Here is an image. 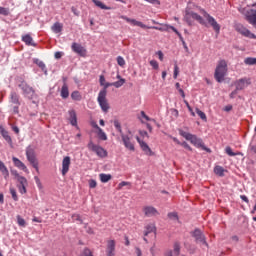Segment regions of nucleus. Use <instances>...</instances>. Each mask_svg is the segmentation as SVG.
<instances>
[{
    "mask_svg": "<svg viewBox=\"0 0 256 256\" xmlns=\"http://www.w3.org/2000/svg\"><path fill=\"white\" fill-rule=\"evenodd\" d=\"M117 63L120 67H125V59L122 56L117 57Z\"/></svg>",
    "mask_w": 256,
    "mask_h": 256,
    "instance_id": "obj_47",
    "label": "nucleus"
},
{
    "mask_svg": "<svg viewBox=\"0 0 256 256\" xmlns=\"http://www.w3.org/2000/svg\"><path fill=\"white\" fill-rule=\"evenodd\" d=\"M114 127L118 131V133L122 135L123 129L121 128V122H119V120H114Z\"/></svg>",
    "mask_w": 256,
    "mask_h": 256,
    "instance_id": "obj_39",
    "label": "nucleus"
},
{
    "mask_svg": "<svg viewBox=\"0 0 256 256\" xmlns=\"http://www.w3.org/2000/svg\"><path fill=\"white\" fill-rule=\"evenodd\" d=\"M127 185H129V182L122 181V182L118 185V187H119V189H123V187H125V186H127Z\"/></svg>",
    "mask_w": 256,
    "mask_h": 256,
    "instance_id": "obj_61",
    "label": "nucleus"
},
{
    "mask_svg": "<svg viewBox=\"0 0 256 256\" xmlns=\"http://www.w3.org/2000/svg\"><path fill=\"white\" fill-rule=\"evenodd\" d=\"M117 79H119V81L113 82V87L119 89V87H123V85H125V79L121 78V75H117Z\"/></svg>",
    "mask_w": 256,
    "mask_h": 256,
    "instance_id": "obj_35",
    "label": "nucleus"
},
{
    "mask_svg": "<svg viewBox=\"0 0 256 256\" xmlns=\"http://www.w3.org/2000/svg\"><path fill=\"white\" fill-rule=\"evenodd\" d=\"M10 193L12 195V199H14L15 201H19V197H17V191L15 190V188H10Z\"/></svg>",
    "mask_w": 256,
    "mask_h": 256,
    "instance_id": "obj_46",
    "label": "nucleus"
},
{
    "mask_svg": "<svg viewBox=\"0 0 256 256\" xmlns=\"http://www.w3.org/2000/svg\"><path fill=\"white\" fill-rule=\"evenodd\" d=\"M71 165V157L65 156L62 161V175L69 173V167Z\"/></svg>",
    "mask_w": 256,
    "mask_h": 256,
    "instance_id": "obj_19",
    "label": "nucleus"
},
{
    "mask_svg": "<svg viewBox=\"0 0 256 256\" xmlns=\"http://www.w3.org/2000/svg\"><path fill=\"white\" fill-rule=\"evenodd\" d=\"M181 255V243L175 242L173 245V250H168L164 256H179Z\"/></svg>",
    "mask_w": 256,
    "mask_h": 256,
    "instance_id": "obj_16",
    "label": "nucleus"
},
{
    "mask_svg": "<svg viewBox=\"0 0 256 256\" xmlns=\"http://www.w3.org/2000/svg\"><path fill=\"white\" fill-rule=\"evenodd\" d=\"M115 240H108L106 246V255L115 256Z\"/></svg>",
    "mask_w": 256,
    "mask_h": 256,
    "instance_id": "obj_20",
    "label": "nucleus"
},
{
    "mask_svg": "<svg viewBox=\"0 0 256 256\" xmlns=\"http://www.w3.org/2000/svg\"><path fill=\"white\" fill-rule=\"evenodd\" d=\"M203 17H205L206 21L209 23V25L212 26L215 33L219 34L221 31V25L217 23V20L213 16H211L207 11L201 10Z\"/></svg>",
    "mask_w": 256,
    "mask_h": 256,
    "instance_id": "obj_8",
    "label": "nucleus"
},
{
    "mask_svg": "<svg viewBox=\"0 0 256 256\" xmlns=\"http://www.w3.org/2000/svg\"><path fill=\"white\" fill-rule=\"evenodd\" d=\"M147 3H151L152 5H161V2L159 0H145Z\"/></svg>",
    "mask_w": 256,
    "mask_h": 256,
    "instance_id": "obj_57",
    "label": "nucleus"
},
{
    "mask_svg": "<svg viewBox=\"0 0 256 256\" xmlns=\"http://www.w3.org/2000/svg\"><path fill=\"white\" fill-rule=\"evenodd\" d=\"M54 57L55 59H61V57H63V52H55Z\"/></svg>",
    "mask_w": 256,
    "mask_h": 256,
    "instance_id": "obj_60",
    "label": "nucleus"
},
{
    "mask_svg": "<svg viewBox=\"0 0 256 256\" xmlns=\"http://www.w3.org/2000/svg\"><path fill=\"white\" fill-rule=\"evenodd\" d=\"M214 173L218 175V177H225V168H223V166H215Z\"/></svg>",
    "mask_w": 256,
    "mask_h": 256,
    "instance_id": "obj_32",
    "label": "nucleus"
},
{
    "mask_svg": "<svg viewBox=\"0 0 256 256\" xmlns=\"http://www.w3.org/2000/svg\"><path fill=\"white\" fill-rule=\"evenodd\" d=\"M225 75H227V61L220 60L214 73L217 83H223V81H225Z\"/></svg>",
    "mask_w": 256,
    "mask_h": 256,
    "instance_id": "obj_4",
    "label": "nucleus"
},
{
    "mask_svg": "<svg viewBox=\"0 0 256 256\" xmlns=\"http://www.w3.org/2000/svg\"><path fill=\"white\" fill-rule=\"evenodd\" d=\"M180 135L184 137L186 141H190V143H192L194 147H197L198 149H202L207 153H211V149L205 146V143H203V140L201 138H198L197 136L185 131H180Z\"/></svg>",
    "mask_w": 256,
    "mask_h": 256,
    "instance_id": "obj_1",
    "label": "nucleus"
},
{
    "mask_svg": "<svg viewBox=\"0 0 256 256\" xmlns=\"http://www.w3.org/2000/svg\"><path fill=\"white\" fill-rule=\"evenodd\" d=\"M9 103L12 105V111L14 115H19V107H21V96L12 90L9 94Z\"/></svg>",
    "mask_w": 256,
    "mask_h": 256,
    "instance_id": "obj_6",
    "label": "nucleus"
},
{
    "mask_svg": "<svg viewBox=\"0 0 256 256\" xmlns=\"http://www.w3.org/2000/svg\"><path fill=\"white\" fill-rule=\"evenodd\" d=\"M150 65L155 70L159 69V62H157V60H151Z\"/></svg>",
    "mask_w": 256,
    "mask_h": 256,
    "instance_id": "obj_49",
    "label": "nucleus"
},
{
    "mask_svg": "<svg viewBox=\"0 0 256 256\" xmlns=\"http://www.w3.org/2000/svg\"><path fill=\"white\" fill-rule=\"evenodd\" d=\"M121 139H122V143L124 145V147L126 149H128V151H135V143H133L131 141V136L125 134V133H122V135H120Z\"/></svg>",
    "mask_w": 256,
    "mask_h": 256,
    "instance_id": "obj_12",
    "label": "nucleus"
},
{
    "mask_svg": "<svg viewBox=\"0 0 256 256\" xmlns=\"http://www.w3.org/2000/svg\"><path fill=\"white\" fill-rule=\"evenodd\" d=\"M119 18L123 19L126 23H130V25H133L134 27H141V29H155L156 31H167V29L171 27V25H165L164 27L147 26L143 24V22L137 21L136 19H131L125 15H121Z\"/></svg>",
    "mask_w": 256,
    "mask_h": 256,
    "instance_id": "obj_2",
    "label": "nucleus"
},
{
    "mask_svg": "<svg viewBox=\"0 0 256 256\" xmlns=\"http://www.w3.org/2000/svg\"><path fill=\"white\" fill-rule=\"evenodd\" d=\"M71 99H73V101H81L83 97L81 96V93L76 90L71 93Z\"/></svg>",
    "mask_w": 256,
    "mask_h": 256,
    "instance_id": "obj_36",
    "label": "nucleus"
},
{
    "mask_svg": "<svg viewBox=\"0 0 256 256\" xmlns=\"http://www.w3.org/2000/svg\"><path fill=\"white\" fill-rule=\"evenodd\" d=\"M225 151L227 153V155H229V157H236L237 153L233 152V149H231V147L227 146L225 148Z\"/></svg>",
    "mask_w": 256,
    "mask_h": 256,
    "instance_id": "obj_42",
    "label": "nucleus"
},
{
    "mask_svg": "<svg viewBox=\"0 0 256 256\" xmlns=\"http://www.w3.org/2000/svg\"><path fill=\"white\" fill-rule=\"evenodd\" d=\"M234 29L243 37H248V39H256V35L251 33V31L244 27L241 23L235 24Z\"/></svg>",
    "mask_w": 256,
    "mask_h": 256,
    "instance_id": "obj_11",
    "label": "nucleus"
},
{
    "mask_svg": "<svg viewBox=\"0 0 256 256\" xmlns=\"http://www.w3.org/2000/svg\"><path fill=\"white\" fill-rule=\"evenodd\" d=\"M143 211L146 217H155L159 215V211L153 206H146L143 208Z\"/></svg>",
    "mask_w": 256,
    "mask_h": 256,
    "instance_id": "obj_18",
    "label": "nucleus"
},
{
    "mask_svg": "<svg viewBox=\"0 0 256 256\" xmlns=\"http://www.w3.org/2000/svg\"><path fill=\"white\" fill-rule=\"evenodd\" d=\"M245 65H256V58L248 57L244 60Z\"/></svg>",
    "mask_w": 256,
    "mask_h": 256,
    "instance_id": "obj_38",
    "label": "nucleus"
},
{
    "mask_svg": "<svg viewBox=\"0 0 256 256\" xmlns=\"http://www.w3.org/2000/svg\"><path fill=\"white\" fill-rule=\"evenodd\" d=\"M53 33H61L63 31V24L61 22H56L51 27Z\"/></svg>",
    "mask_w": 256,
    "mask_h": 256,
    "instance_id": "obj_30",
    "label": "nucleus"
},
{
    "mask_svg": "<svg viewBox=\"0 0 256 256\" xmlns=\"http://www.w3.org/2000/svg\"><path fill=\"white\" fill-rule=\"evenodd\" d=\"M102 87L104 88L100 91H105V95H107V89H109V87H113V82L112 83L104 82V85Z\"/></svg>",
    "mask_w": 256,
    "mask_h": 256,
    "instance_id": "obj_44",
    "label": "nucleus"
},
{
    "mask_svg": "<svg viewBox=\"0 0 256 256\" xmlns=\"http://www.w3.org/2000/svg\"><path fill=\"white\" fill-rule=\"evenodd\" d=\"M0 15H4L5 17H7L9 15V8L0 6Z\"/></svg>",
    "mask_w": 256,
    "mask_h": 256,
    "instance_id": "obj_45",
    "label": "nucleus"
},
{
    "mask_svg": "<svg viewBox=\"0 0 256 256\" xmlns=\"http://www.w3.org/2000/svg\"><path fill=\"white\" fill-rule=\"evenodd\" d=\"M89 187L90 189H95V187H97V181L94 179L89 180Z\"/></svg>",
    "mask_w": 256,
    "mask_h": 256,
    "instance_id": "obj_52",
    "label": "nucleus"
},
{
    "mask_svg": "<svg viewBox=\"0 0 256 256\" xmlns=\"http://www.w3.org/2000/svg\"><path fill=\"white\" fill-rule=\"evenodd\" d=\"M169 27V29H171L174 33H176V35L179 37L181 43H183V41H185V39H183V36L177 31V28H175L174 26H167Z\"/></svg>",
    "mask_w": 256,
    "mask_h": 256,
    "instance_id": "obj_41",
    "label": "nucleus"
},
{
    "mask_svg": "<svg viewBox=\"0 0 256 256\" xmlns=\"http://www.w3.org/2000/svg\"><path fill=\"white\" fill-rule=\"evenodd\" d=\"M246 81L245 79H240L238 80L235 85H236V91H243V89L246 87L245 85Z\"/></svg>",
    "mask_w": 256,
    "mask_h": 256,
    "instance_id": "obj_34",
    "label": "nucleus"
},
{
    "mask_svg": "<svg viewBox=\"0 0 256 256\" xmlns=\"http://www.w3.org/2000/svg\"><path fill=\"white\" fill-rule=\"evenodd\" d=\"M169 219H173L174 221H177L179 219V216L177 215V212H170L168 213Z\"/></svg>",
    "mask_w": 256,
    "mask_h": 256,
    "instance_id": "obj_48",
    "label": "nucleus"
},
{
    "mask_svg": "<svg viewBox=\"0 0 256 256\" xmlns=\"http://www.w3.org/2000/svg\"><path fill=\"white\" fill-rule=\"evenodd\" d=\"M71 49L74 53H77L81 57H85L87 50L79 43L73 42L71 45Z\"/></svg>",
    "mask_w": 256,
    "mask_h": 256,
    "instance_id": "obj_14",
    "label": "nucleus"
},
{
    "mask_svg": "<svg viewBox=\"0 0 256 256\" xmlns=\"http://www.w3.org/2000/svg\"><path fill=\"white\" fill-rule=\"evenodd\" d=\"M98 138L100 139V141H107V134L103 131V129L98 128Z\"/></svg>",
    "mask_w": 256,
    "mask_h": 256,
    "instance_id": "obj_37",
    "label": "nucleus"
},
{
    "mask_svg": "<svg viewBox=\"0 0 256 256\" xmlns=\"http://www.w3.org/2000/svg\"><path fill=\"white\" fill-rule=\"evenodd\" d=\"M71 11L76 17H79V15H81V12L74 6L71 7Z\"/></svg>",
    "mask_w": 256,
    "mask_h": 256,
    "instance_id": "obj_53",
    "label": "nucleus"
},
{
    "mask_svg": "<svg viewBox=\"0 0 256 256\" xmlns=\"http://www.w3.org/2000/svg\"><path fill=\"white\" fill-rule=\"evenodd\" d=\"M180 145L181 147H184V149H187V151H193V149L191 148V146H189L187 142H182V144Z\"/></svg>",
    "mask_w": 256,
    "mask_h": 256,
    "instance_id": "obj_55",
    "label": "nucleus"
},
{
    "mask_svg": "<svg viewBox=\"0 0 256 256\" xmlns=\"http://www.w3.org/2000/svg\"><path fill=\"white\" fill-rule=\"evenodd\" d=\"M17 223L20 227H25L26 225L25 219H23L20 215L17 216Z\"/></svg>",
    "mask_w": 256,
    "mask_h": 256,
    "instance_id": "obj_43",
    "label": "nucleus"
},
{
    "mask_svg": "<svg viewBox=\"0 0 256 256\" xmlns=\"http://www.w3.org/2000/svg\"><path fill=\"white\" fill-rule=\"evenodd\" d=\"M0 172L2 173L4 179H9V169H7V166H5V163L0 160Z\"/></svg>",
    "mask_w": 256,
    "mask_h": 256,
    "instance_id": "obj_28",
    "label": "nucleus"
},
{
    "mask_svg": "<svg viewBox=\"0 0 256 256\" xmlns=\"http://www.w3.org/2000/svg\"><path fill=\"white\" fill-rule=\"evenodd\" d=\"M137 142L139 143L142 151L145 153V155H149L151 157V155H153V151L151 150V148L149 147V145L141 140V138H139V136L136 137Z\"/></svg>",
    "mask_w": 256,
    "mask_h": 256,
    "instance_id": "obj_17",
    "label": "nucleus"
},
{
    "mask_svg": "<svg viewBox=\"0 0 256 256\" xmlns=\"http://www.w3.org/2000/svg\"><path fill=\"white\" fill-rule=\"evenodd\" d=\"M11 174L14 175V177L17 179V181H19V177H23V176L19 175V172H17V170H11Z\"/></svg>",
    "mask_w": 256,
    "mask_h": 256,
    "instance_id": "obj_56",
    "label": "nucleus"
},
{
    "mask_svg": "<svg viewBox=\"0 0 256 256\" xmlns=\"http://www.w3.org/2000/svg\"><path fill=\"white\" fill-rule=\"evenodd\" d=\"M233 110V105H227L224 107L223 111H226V113H229V111Z\"/></svg>",
    "mask_w": 256,
    "mask_h": 256,
    "instance_id": "obj_59",
    "label": "nucleus"
},
{
    "mask_svg": "<svg viewBox=\"0 0 256 256\" xmlns=\"http://www.w3.org/2000/svg\"><path fill=\"white\" fill-rule=\"evenodd\" d=\"M60 97H62V99H69V86L65 82L62 85Z\"/></svg>",
    "mask_w": 256,
    "mask_h": 256,
    "instance_id": "obj_26",
    "label": "nucleus"
},
{
    "mask_svg": "<svg viewBox=\"0 0 256 256\" xmlns=\"http://www.w3.org/2000/svg\"><path fill=\"white\" fill-rule=\"evenodd\" d=\"M135 251H136L137 256H143V252L141 251V249L139 247H136Z\"/></svg>",
    "mask_w": 256,
    "mask_h": 256,
    "instance_id": "obj_62",
    "label": "nucleus"
},
{
    "mask_svg": "<svg viewBox=\"0 0 256 256\" xmlns=\"http://www.w3.org/2000/svg\"><path fill=\"white\" fill-rule=\"evenodd\" d=\"M179 75V66H177V64L174 65V75H173V78L174 79H177Z\"/></svg>",
    "mask_w": 256,
    "mask_h": 256,
    "instance_id": "obj_51",
    "label": "nucleus"
},
{
    "mask_svg": "<svg viewBox=\"0 0 256 256\" xmlns=\"http://www.w3.org/2000/svg\"><path fill=\"white\" fill-rule=\"evenodd\" d=\"M87 147H88L89 151H93V153H96V155L98 157H101L102 159L107 157V151L104 150L103 147L93 143V141L90 140Z\"/></svg>",
    "mask_w": 256,
    "mask_h": 256,
    "instance_id": "obj_10",
    "label": "nucleus"
},
{
    "mask_svg": "<svg viewBox=\"0 0 256 256\" xmlns=\"http://www.w3.org/2000/svg\"><path fill=\"white\" fill-rule=\"evenodd\" d=\"M33 63L43 71L44 75H47V66L45 65V62L39 60V58H34Z\"/></svg>",
    "mask_w": 256,
    "mask_h": 256,
    "instance_id": "obj_27",
    "label": "nucleus"
},
{
    "mask_svg": "<svg viewBox=\"0 0 256 256\" xmlns=\"http://www.w3.org/2000/svg\"><path fill=\"white\" fill-rule=\"evenodd\" d=\"M22 41L28 47H37V43H35V41H33V37H31V34L22 35Z\"/></svg>",
    "mask_w": 256,
    "mask_h": 256,
    "instance_id": "obj_22",
    "label": "nucleus"
},
{
    "mask_svg": "<svg viewBox=\"0 0 256 256\" xmlns=\"http://www.w3.org/2000/svg\"><path fill=\"white\" fill-rule=\"evenodd\" d=\"M246 20L250 25H253L254 27L256 26V10L251 9L249 12L246 14Z\"/></svg>",
    "mask_w": 256,
    "mask_h": 256,
    "instance_id": "obj_23",
    "label": "nucleus"
},
{
    "mask_svg": "<svg viewBox=\"0 0 256 256\" xmlns=\"http://www.w3.org/2000/svg\"><path fill=\"white\" fill-rule=\"evenodd\" d=\"M35 183L38 188L43 189V185L41 184V179H39V176L34 177Z\"/></svg>",
    "mask_w": 256,
    "mask_h": 256,
    "instance_id": "obj_50",
    "label": "nucleus"
},
{
    "mask_svg": "<svg viewBox=\"0 0 256 256\" xmlns=\"http://www.w3.org/2000/svg\"><path fill=\"white\" fill-rule=\"evenodd\" d=\"M240 199H242V201H244L245 203H249V198H247V196L245 195H241Z\"/></svg>",
    "mask_w": 256,
    "mask_h": 256,
    "instance_id": "obj_63",
    "label": "nucleus"
},
{
    "mask_svg": "<svg viewBox=\"0 0 256 256\" xmlns=\"http://www.w3.org/2000/svg\"><path fill=\"white\" fill-rule=\"evenodd\" d=\"M68 115V121H70L72 127H77V129H79V126H77V112H75V110H69Z\"/></svg>",
    "mask_w": 256,
    "mask_h": 256,
    "instance_id": "obj_24",
    "label": "nucleus"
},
{
    "mask_svg": "<svg viewBox=\"0 0 256 256\" xmlns=\"http://www.w3.org/2000/svg\"><path fill=\"white\" fill-rule=\"evenodd\" d=\"M99 83H100L101 87H103V85H105V76L104 75H100Z\"/></svg>",
    "mask_w": 256,
    "mask_h": 256,
    "instance_id": "obj_58",
    "label": "nucleus"
},
{
    "mask_svg": "<svg viewBox=\"0 0 256 256\" xmlns=\"http://www.w3.org/2000/svg\"><path fill=\"white\" fill-rule=\"evenodd\" d=\"M192 237H194L196 243H201L202 245H205L206 247H208L207 241L205 240V235L201 230L195 229L192 232Z\"/></svg>",
    "mask_w": 256,
    "mask_h": 256,
    "instance_id": "obj_13",
    "label": "nucleus"
},
{
    "mask_svg": "<svg viewBox=\"0 0 256 256\" xmlns=\"http://www.w3.org/2000/svg\"><path fill=\"white\" fill-rule=\"evenodd\" d=\"M196 113L202 119V121H207V115H205V112L201 111L199 108H196Z\"/></svg>",
    "mask_w": 256,
    "mask_h": 256,
    "instance_id": "obj_40",
    "label": "nucleus"
},
{
    "mask_svg": "<svg viewBox=\"0 0 256 256\" xmlns=\"http://www.w3.org/2000/svg\"><path fill=\"white\" fill-rule=\"evenodd\" d=\"M155 224L150 223L144 227V237H147L150 233L155 232Z\"/></svg>",
    "mask_w": 256,
    "mask_h": 256,
    "instance_id": "obj_29",
    "label": "nucleus"
},
{
    "mask_svg": "<svg viewBox=\"0 0 256 256\" xmlns=\"http://www.w3.org/2000/svg\"><path fill=\"white\" fill-rule=\"evenodd\" d=\"M12 161L18 169H21V171H24V173H29V169H27V166L25 163H23L19 158L17 157H12Z\"/></svg>",
    "mask_w": 256,
    "mask_h": 256,
    "instance_id": "obj_21",
    "label": "nucleus"
},
{
    "mask_svg": "<svg viewBox=\"0 0 256 256\" xmlns=\"http://www.w3.org/2000/svg\"><path fill=\"white\" fill-rule=\"evenodd\" d=\"M99 178L101 183H109V181H111L112 176L111 174H105V173H101L99 174Z\"/></svg>",
    "mask_w": 256,
    "mask_h": 256,
    "instance_id": "obj_31",
    "label": "nucleus"
},
{
    "mask_svg": "<svg viewBox=\"0 0 256 256\" xmlns=\"http://www.w3.org/2000/svg\"><path fill=\"white\" fill-rule=\"evenodd\" d=\"M0 133L3 137V139H5V141L9 143V145H13V139H11L9 132L7 130H5V128L0 127Z\"/></svg>",
    "mask_w": 256,
    "mask_h": 256,
    "instance_id": "obj_25",
    "label": "nucleus"
},
{
    "mask_svg": "<svg viewBox=\"0 0 256 256\" xmlns=\"http://www.w3.org/2000/svg\"><path fill=\"white\" fill-rule=\"evenodd\" d=\"M82 256H93V253H91V250H89V248H85Z\"/></svg>",
    "mask_w": 256,
    "mask_h": 256,
    "instance_id": "obj_54",
    "label": "nucleus"
},
{
    "mask_svg": "<svg viewBox=\"0 0 256 256\" xmlns=\"http://www.w3.org/2000/svg\"><path fill=\"white\" fill-rule=\"evenodd\" d=\"M18 189L19 192L22 195H25V193H27V185H29V182H27V178L25 177H18Z\"/></svg>",
    "mask_w": 256,
    "mask_h": 256,
    "instance_id": "obj_15",
    "label": "nucleus"
},
{
    "mask_svg": "<svg viewBox=\"0 0 256 256\" xmlns=\"http://www.w3.org/2000/svg\"><path fill=\"white\" fill-rule=\"evenodd\" d=\"M26 157L29 163L35 168L36 172L39 173V160H37V156L35 155V150L31 147L26 149Z\"/></svg>",
    "mask_w": 256,
    "mask_h": 256,
    "instance_id": "obj_7",
    "label": "nucleus"
},
{
    "mask_svg": "<svg viewBox=\"0 0 256 256\" xmlns=\"http://www.w3.org/2000/svg\"><path fill=\"white\" fill-rule=\"evenodd\" d=\"M184 21L189 25V27H192L193 21H198L200 25H205V20L203 17L191 10H186L184 15Z\"/></svg>",
    "mask_w": 256,
    "mask_h": 256,
    "instance_id": "obj_5",
    "label": "nucleus"
},
{
    "mask_svg": "<svg viewBox=\"0 0 256 256\" xmlns=\"http://www.w3.org/2000/svg\"><path fill=\"white\" fill-rule=\"evenodd\" d=\"M92 3H94V5H96V7H99L100 9H104L106 11H109V9H111V7L103 4V2L99 1V0H91Z\"/></svg>",
    "mask_w": 256,
    "mask_h": 256,
    "instance_id": "obj_33",
    "label": "nucleus"
},
{
    "mask_svg": "<svg viewBox=\"0 0 256 256\" xmlns=\"http://www.w3.org/2000/svg\"><path fill=\"white\" fill-rule=\"evenodd\" d=\"M98 105L104 113H107L110 109L109 102L107 101V94L105 91H100L97 98Z\"/></svg>",
    "mask_w": 256,
    "mask_h": 256,
    "instance_id": "obj_9",
    "label": "nucleus"
},
{
    "mask_svg": "<svg viewBox=\"0 0 256 256\" xmlns=\"http://www.w3.org/2000/svg\"><path fill=\"white\" fill-rule=\"evenodd\" d=\"M19 89L22 91V95L26 98L29 99V101H33V99H37V93H35V89L31 87L25 80H21L18 83Z\"/></svg>",
    "mask_w": 256,
    "mask_h": 256,
    "instance_id": "obj_3",
    "label": "nucleus"
},
{
    "mask_svg": "<svg viewBox=\"0 0 256 256\" xmlns=\"http://www.w3.org/2000/svg\"><path fill=\"white\" fill-rule=\"evenodd\" d=\"M250 151H251V153H256V145H252V146H250Z\"/></svg>",
    "mask_w": 256,
    "mask_h": 256,
    "instance_id": "obj_64",
    "label": "nucleus"
}]
</instances>
